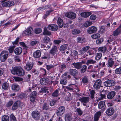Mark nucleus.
Returning a JSON list of instances; mask_svg holds the SVG:
<instances>
[{
    "instance_id": "f257e3e1",
    "label": "nucleus",
    "mask_w": 121,
    "mask_h": 121,
    "mask_svg": "<svg viewBox=\"0 0 121 121\" xmlns=\"http://www.w3.org/2000/svg\"><path fill=\"white\" fill-rule=\"evenodd\" d=\"M12 74L15 75H18L20 76H24L25 73L24 71L20 66H16L11 70Z\"/></svg>"
},
{
    "instance_id": "f03ea898",
    "label": "nucleus",
    "mask_w": 121,
    "mask_h": 121,
    "mask_svg": "<svg viewBox=\"0 0 121 121\" xmlns=\"http://www.w3.org/2000/svg\"><path fill=\"white\" fill-rule=\"evenodd\" d=\"M65 108L64 106H60L57 109L56 114L57 116L60 117L62 116L65 111Z\"/></svg>"
},
{
    "instance_id": "7ed1b4c3",
    "label": "nucleus",
    "mask_w": 121,
    "mask_h": 121,
    "mask_svg": "<svg viewBox=\"0 0 121 121\" xmlns=\"http://www.w3.org/2000/svg\"><path fill=\"white\" fill-rule=\"evenodd\" d=\"M115 82L114 80H108L103 83L104 85L106 87H112L115 85Z\"/></svg>"
},
{
    "instance_id": "20e7f679",
    "label": "nucleus",
    "mask_w": 121,
    "mask_h": 121,
    "mask_svg": "<svg viewBox=\"0 0 121 121\" xmlns=\"http://www.w3.org/2000/svg\"><path fill=\"white\" fill-rule=\"evenodd\" d=\"M9 55L7 51H2L0 54V59L1 61L4 62L7 59Z\"/></svg>"
},
{
    "instance_id": "39448f33",
    "label": "nucleus",
    "mask_w": 121,
    "mask_h": 121,
    "mask_svg": "<svg viewBox=\"0 0 121 121\" xmlns=\"http://www.w3.org/2000/svg\"><path fill=\"white\" fill-rule=\"evenodd\" d=\"M102 82V81L100 79L96 80L93 85L94 88L95 89L98 90L100 87H103V86L101 85Z\"/></svg>"
},
{
    "instance_id": "423d86ee",
    "label": "nucleus",
    "mask_w": 121,
    "mask_h": 121,
    "mask_svg": "<svg viewBox=\"0 0 121 121\" xmlns=\"http://www.w3.org/2000/svg\"><path fill=\"white\" fill-rule=\"evenodd\" d=\"M32 117L35 120H38L40 118V113L38 111H35L32 112L31 113Z\"/></svg>"
},
{
    "instance_id": "0eeeda50",
    "label": "nucleus",
    "mask_w": 121,
    "mask_h": 121,
    "mask_svg": "<svg viewBox=\"0 0 121 121\" xmlns=\"http://www.w3.org/2000/svg\"><path fill=\"white\" fill-rule=\"evenodd\" d=\"M22 104H23L20 101L17 100L16 101L12 106V110H15L19 107H22L21 105Z\"/></svg>"
},
{
    "instance_id": "6e6552de",
    "label": "nucleus",
    "mask_w": 121,
    "mask_h": 121,
    "mask_svg": "<svg viewBox=\"0 0 121 121\" xmlns=\"http://www.w3.org/2000/svg\"><path fill=\"white\" fill-rule=\"evenodd\" d=\"M33 65V63L28 62L26 63V66H24V68L26 70L29 71L31 69Z\"/></svg>"
},
{
    "instance_id": "1a4fd4ad",
    "label": "nucleus",
    "mask_w": 121,
    "mask_h": 121,
    "mask_svg": "<svg viewBox=\"0 0 121 121\" xmlns=\"http://www.w3.org/2000/svg\"><path fill=\"white\" fill-rule=\"evenodd\" d=\"M69 72L70 74L73 76L76 79H78L75 76L77 75L78 73V71L76 69H70L69 70Z\"/></svg>"
},
{
    "instance_id": "9d476101",
    "label": "nucleus",
    "mask_w": 121,
    "mask_h": 121,
    "mask_svg": "<svg viewBox=\"0 0 121 121\" xmlns=\"http://www.w3.org/2000/svg\"><path fill=\"white\" fill-rule=\"evenodd\" d=\"M14 2L13 1H9L7 2H4L2 4V6L3 7H10L14 5Z\"/></svg>"
},
{
    "instance_id": "9b49d317",
    "label": "nucleus",
    "mask_w": 121,
    "mask_h": 121,
    "mask_svg": "<svg viewBox=\"0 0 121 121\" xmlns=\"http://www.w3.org/2000/svg\"><path fill=\"white\" fill-rule=\"evenodd\" d=\"M114 112V110L112 107H109L108 108L106 111L105 113L108 116L112 115Z\"/></svg>"
},
{
    "instance_id": "f8f14e48",
    "label": "nucleus",
    "mask_w": 121,
    "mask_h": 121,
    "mask_svg": "<svg viewBox=\"0 0 121 121\" xmlns=\"http://www.w3.org/2000/svg\"><path fill=\"white\" fill-rule=\"evenodd\" d=\"M48 28L50 30L53 31H56L58 29L57 26L54 24H51L48 25Z\"/></svg>"
},
{
    "instance_id": "ddd939ff",
    "label": "nucleus",
    "mask_w": 121,
    "mask_h": 121,
    "mask_svg": "<svg viewBox=\"0 0 121 121\" xmlns=\"http://www.w3.org/2000/svg\"><path fill=\"white\" fill-rule=\"evenodd\" d=\"M116 94V92L114 91H112L109 92L107 95V97L109 99H112L114 98Z\"/></svg>"
},
{
    "instance_id": "4468645a",
    "label": "nucleus",
    "mask_w": 121,
    "mask_h": 121,
    "mask_svg": "<svg viewBox=\"0 0 121 121\" xmlns=\"http://www.w3.org/2000/svg\"><path fill=\"white\" fill-rule=\"evenodd\" d=\"M49 82V79L48 77L42 78L40 80V83L42 85H46Z\"/></svg>"
},
{
    "instance_id": "2eb2a0df",
    "label": "nucleus",
    "mask_w": 121,
    "mask_h": 121,
    "mask_svg": "<svg viewBox=\"0 0 121 121\" xmlns=\"http://www.w3.org/2000/svg\"><path fill=\"white\" fill-rule=\"evenodd\" d=\"M57 20V23L58 24L60 28L62 27L63 25V20L60 17L55 18L53 19V21Z\"/></svg>"
},
{
    "instance_id": "dca6fc26",
    "label": "nucleus",
    "mask_w": 121,
    "mask_h": 121,
    "mask_svg": "<svg viewBox=\"0 0 121 121\" xmlns=\"http://www.w3.org/2000/svg\"><path fill=\"white\" fill-rule=\"evenodd\" d=\"M47 102L43 101L42 103V110H43L47 111L49 110V103Z\"/></svg>"
},
{
    "instance_id": "f3484780",
    "label": "nucleus",
    "mask_w": 121,
    "mask_h": 121,
    "mask_svg": "<svg viewBox=\"0 0 121 121\" xmlns=\"http://www.w3.org/2000/svg\"><path fill=\"white\" fill-rule=\"evenodd\" d=\"M73 67L75 68L78 69L81 68L82 67V64L81 62H74L72 64Z\"/></svg>"
},
{
    "instance_id": "a211bd4d",
    "label": "nucleus",
    "mask_w": 121,
    "mask_h": 121,
    "mask_svg": "<svg viewBox=\"0 0 121 121\" xmlns=\"http://www.w3.org/2000/svg\"><path fill=\"white\" fill-rule=\"evenodd\" d=\"M33 30L32 27L30 26L25 30L23 33L25 35H32V32Z\"/></svg>"
},
{
    "instance_id": "6ab92c4d",
    "label": "nucleus",
    "mask_w": 121,
    "mask_h": 121,
    "mask_svg": "<svg viewBox=\"0 0 121 121\" xmlns=\"http://www.w3.org/2000/svg\"><path fill=\"white\" fill-rule=\"evenodd\" d=\"M97 29L96 27L92 26L89 27L87 30L88 33L91 34L95 32L97 30Z\"/></svg>"
},
{
    "instance_id": "aec40b11",
    "label": "nucleus",
    "mask_w": 121,
    "mask_h": 121,
    "mask_svg": "<svg viewBox=\"0 0 121 121\" xmlns=\"http://www.w3.org/2000/svg\"><path fill=\"white\" fill-rule=\"evenodd\" d=\"M65 16L72 19L75 18L76 17L75 13L72 12L66 13L65 14Z\"/></svg>"
},
{
    "instance_id": "412c9836",
    "label": "nucleus",
    "mask_w": 121,
    "mask_h": 121,
    "mask_svg": "<svg viewBox=\"0 0 121 121\" xmlns=\"http://www.w3.org/2000/svg\"><path fill=\"white\" fill-rule=\"evenodd\" d=\"M90 48V47L89 46H86L83 48L79 51L80 55H83Z\"/></svg>"
},
{
    "instance_id": "4be33fe9",
    "label": "nucleus",
    "mask_w": 121,
    "mask_h": 121,
    "mask_svg": "<svg viewBox=\"0 0 121 121\" xmlns=\"http://www.w3.org/2000/svg\"><path fill=\"white\" fill-rule=\"evenodd\" d=\"M89 98L88 97H84L79 99V100L82 103L86 104L89 102Z\"/></svg>"
},
{
    "instance_id": "5701e85b",
    "label": "nucleus",
    "mask_w": 121,
    "mask_h": 121,
    "mask_svg": "<svg viewBox=\"0 0 121 121\" xmlns=\"http://www.w3.org/2000/svg\"><path fill=\"white\" fill-rule=\"evenodd\" d=\"M65 121H71L72 119V114L71 113L66 114L65 116Z\"/></svg>"
},
{
    "instance_id": "b1692460",
    "label": "nucleus",
    "mask_w": 121,
    "mask_h": 121,
    "mask_svg": "<svg viewBox=\"0 0 121 121\" xmlns=\"http://www.w3.org/2000/svg\"><path fill=\"white\" fill-rule=\"evenodd\" d=\"M113 58L112 57L109 58L108 62V66L110 67H112L114 64V61L113 60Z\"/></svg>"
},
{
    "instance_id": "393cba45",
    "label": "nucleus",
    "mask_w": 121,
    "mask_h": 121,
    "mask_svg": "<svg viewBox=\"0 0 121 121\" xmlns=\"http://www.w3.org/2000/svg\"><path fill=\"white\" fill-rule=\"evenodd\" d=\"M101 112L99 111L96 112L95 114L94 117V121H98L99 119V118L101 116Z\"/></svg>"
},
{
    "instance_id": "a878e982",
    "label": "nucleus",
    "mask_w": 121,
    "mask_h": 121,
    "mask_svg": "<svg viewBox=\"0 0 121 121\" xmlns=\"http://www.w3.org/2000/svg\"><path fill=\"white\" fill-rule=\"evenodd\" d=\"M41 55V52L39 50L35 51L33 53V56L35 58H37L39 57Z\"/></svg>"
},
{
    "instance_id": "bb28decb",
    "label": "nucleus",
    "mask_w": 121,
    "mask_h": 121,
    "mask_svg": "<svg viewBox=\"0 0 121 121\" xmlns=\"http://www.w3.org/2000/svg\"><path fill=\"white\" fill-rule=\"evenodd\" d=\"M57 51V47L56 46H54L51 50L49 52L51 55L54 56L56 53Z\"/></svg>"
},
{
    "instance_id": "cd10ccee",
    "label": "nucleus",
    "mask_w": 121,
    "mask_h": 121,
    "mask_svg": "<svg viewBox=\"0 0 121 121\" xmlns=\"http://www.w3.org/2000/svg\"><path fill=\"white\" fill-rule=\"evenodd\" d=\"M22 51V48L19 47L16 48L14 50V52L16 55H20L21 54Z\"/></svg>"
},
{
    "instance_id": "c85d7f7f",
    "label": "nucleus",
    "mask_w": 121,
    "mask_h": 121,
    "mask_svg": "<svg viewBox=\"0 0 121 121\" xmlns=\"http://www.w3.org/2000/svg\"><path fill=\"white\" fill-rule=\"evenodd\" d=\"M12 88L13 90L17 91H19L20 87L19 85L17 84H14L12 85Z\"/></svg>"
},
{
    "instance_id": "c756f323",
    "label": "nucleus",
    "mask_w": 121,
    "mask_h": 121,
    "mask_svg": "<svg viewBox=\"0 0 121 121\" xmlns=\"http://www.w3.org/2000/svg\"><path fill=\"white\" fill-rule=\"evenodd\" d=\"M107 50V48L106 47H100L98 48V51L99 52L104 53H105Z\"/></svg>"
},
{
    "instance_id": "7c9ffc66",
    "label": "nucleus",
    "mask_w": 121,
    "mask_h": 121,
    "mask_svg": "<svg viewBox=\"0 0 121 121\" xmlns=\"http://www.w3.org/2000/svg\"><path fill=\"white\" fill-rule=\"evenodd\" d=\"M102 54L101 53H98L95 54V59L96 61H98L100 60L102 57Z\"/></svg>"
},
{
    "instance_id": "2f4dec72",
    "label": "nucleus",
    "mask_w": 121,
    "mask_h": 121,
    "mask_svg": "<svg viewBox=\"0 0 121 121\" xmlns=\"http://www.w3.org/2000/svg\"><path fill=\"white\" fill-rule=\"evenodd\" d=\"M96 63V61L92 59H90L87 60L86 64L87 65L89 64L94 65Z\"/></svg>"
},
{
    "instance_id": "473e14b6",
    "label": "nucleus",
    "mask_w": 121,
    "mask_h": 121,
    "mask_svg": "<svg viewBox=\"0 0 121 121\" xmlns=\"http://www.w3.org/2000/svg\"><path fill=\"white\" fill-rule=\"evenodd\" d=\"M105 103L103 101L99 102L98 104V108L99 109L104 108L105 106Z\"/></svg>"
},
{
    "instance_id": "72a5a7b5",
    "label": "nucleus",
    "mask_w": 121,
    "mask_h": 121,
    "mask_svg": "<svg viewBox=\"0 0 121 121\" xmlns=\"http://www.w3.org/2000/svg\"><path fill=\"white\" fill-rule=\"evenodd\" d=\"M113 101L117 102H121V95H116V97L113 99Z\"/></svg>"
},
{
    "instance_id": "f704fd0d",
    "label": "nucleus",
    "mask_w": 121,
    "mask_h": 121,
    "mask_svg": "<svg viewBox=\"0 0 121 121\" xmlns=\"http://www.w3.org/2000/svg\"><path fill=\"white\" fill-rule=\"evenodd\" d=\"M91 14L90 12H84L81 13V15L82 17L86 18L89 17Z\"/></svg>"
},
{
    "instance_id": "c9c22d12",
    "label": "nucleus",
    "mask_w": 121,
    "mask_h": 121,
    "mask_svg": "<svg viewBox=\"0 0 121 121\" xmlns=\"http://www.w3.org/2000/svg\"><path fill=\"white\" fill-rule=\"evenodd\" d=\"M95 91L94 90H91L90 91V95H89L90 97L92 99L95 98Z\"/></svg>"
},
{
    "instance_id": "e433bc0d",
    "label": "nucleus",
    "mask_w": 121,
    "mask_h": 121,
    "mask_svg": "<svg viewBox=\"0 0 121 121\" xmlns=\"http://www.w3.org/2000/svg\"><path fill=\"white\" fill-rule=\"evenodd\" d=\"M53 11V9H51L50 10L47 11L46 12V14L43 17V18L44 19H46L48 16L50 14V13Z\"/></svg>"
},
{
    "instance_id": "4c0bfd02",
    "label": "nucleus",
    "mask_w": 121,
    "mask_h": 121,
    "mask_svg": "<svg viewBox=\"0 0 121 121\" xmlns=\"http://www.w3.org/2000/svg\"><path fill=\"white\" fill-rule=\"evenodd\" d=\"M54 43L56 44H59L61 42H65V41L62 39H60L58 40H55L54 41Z\"/></svg>"
},
{
    "instance_id": "58836bf2",
    "label": "nucleus",
    "mask_w": 121,
    "mask_h": 121,
    "mask_svg": "<svg viewBox=\"0 0 121 121\" xmlns=\"http://www.w3.org/2000/svg\"><path fill=\"white\" fill-rule=\"evenodd\" d=\"M60 90V89L56 90L52 93V95L53 97H57L59 95V91Z\"/></svg>"
},
{
    "instance_id": "ea45409f",
    "label": "nucleus",
    "mask_w": 121,
    "mask_h": 121,
    "mask_svg": "<svg viewBox=\"0 0 121 121\" xmlns=\"http://www.w3.org/2000/svg\"><path fill=\"white\" fill-rule=\"evenodd\" d=\"M9 86V84L7 82L4 83L2 85V89L4 90H6L8 89Z\"/></svg>"
},
{
    "instance_id": "a19ab883",
    "label": "nucleus",
    "mask_w": 121,
    "mask_h": 121,
    "mask_svg": "<svg viewBox=\"0 0 121 121\" xmlns=\"http://www.w3.org/2000/svg\"><path fill=\"white\" fill-rule=\"evenodd\" d=\"M43 34L44 35H51V33L50 32L48 31L46 27H45Z\"/></svg>"
},
{
    "instance_id": "79ce46f5",
    "label": "nucleus",
    "mask_w": 121,
    "mask_h": 121,
    "mask_svg": "<svg viewBox=\"0 0 121 121\" xmlns=\"http://www.w3.org/2000/svg\"><path fill=\"white\" fill-rule=\"evenodd\" d=\"M92 23V22H91L86 21L83 24V26L87 27L91 25Z\"/></svg>"
},
{
    "instance_id": "37998d69",
    "label": "nucleus",
    "mask_w": 121,
    "mask_h": 121,
    "mask_svg": "<svg viewBox=\"0 0 121 121\" xmlns=\"http://www.w3.org/2000/svg\"><path fill=\"white\" fill-rule=\"evenodd\" d=\"M88 77L86 76H85L82 79V81L83 83H86L88 82Z\"/></svg>"
},
{
    "instance_id": "c03bdc74",
    "label": "nucleus",
    "mask_w": 121,
    "mask_h": 121,
    "mask_svg": "<svg viewBox=\"0 0 121 121\" xmlns=\"http://www.w3.org/2000/svg\"><path fill=\"white\" fill-rule=\"evenodd\" d=\"M100 35L98 33L94 34L92 35V38L94 39H97L99 38L100 37Z\"/></svg>"
},
{
    "instance_id": "a18cd8bd",
    "label": "nucleus",
    "mask_w": 121,
    "mask_h": 121,
    "mask_svg": "<svg viewBox=\"0 0 121 121\" xmlns=\"http://www.w3.org/2000/svg\"><path fill=\"white\" fill-rule=\"evenodd\" d=\"M9 121V117L7 115L4 116L2 118V121Z\"/></svg>"
},
{
    "instance_id": "49530a36",
    "label": "nucleus",
    "mask_w": 121,
    "mask_h": 121,
    "mask_svg": "<svg viewBox=\"0 0 121 121\" xmlns=\"http://www.w3.org/2000/svg\"><path fill=\"white\" fill-rule=\"evenodd\" d=\"M9 117L10 121H17L16 117L13 114H11L10 115Z\"/></svg>"
},
{
    "instance_id": "de8ad7c7",
    "label": "nucleus",
    "mask_w": 121,
    "mask_h": 121,
    "mask_svg": "<svg viewBox=\"0 0 121 121\" xmlns=\"http://www.w3.org/2000/svg\"><path fill=\"white\" fill-rule=\"evenodd\" d=\"M68 45L67 44L63 45L60 47V50L61 51H63L65 50L67 48Z\"/></svg>"
},
{
    "instance_id": "09e8293b",
    "label": "nucleus",
    "mask_w": 121,
    "mask_h": 121,
    "mask_svg": "<svg viewBox=\"0 0 121 121\" xmlns=\"http://www.w3.org/2000/svg\"><path fill=\"white\" fill-rule=\"evenodd\" d=\"M80 32V31L79 30L74 29L72 30V33L73 35H77L79 34Z\"/></svg>"
},
{
    "instance_id": "8fccbe9b",
    "label": "nucleus",
    "mask_w": 121,
    "mask_h": 121,
    "mask_svg": "<svg viewBox=\"0 0 121 121\" xmlns=\"http://www.w3.org/2000/svg\"><path fill=\"white\" fill-rule=\"evenodd\" d=\"M82 68L81 69V73H83L85 72L87 68V67L86 65L82 66Z\"/></svg>"
},
{
    "instance_id": "3c124183",
    "label": "nucleus",
    "mask_w": 121,
    "mask_h": 121,
    "mask_svg": "<svg viewBox=\"0 0 121 121\" xmlns=\"http://www.w3.org/2000/svg\"><path fill=\"white\" fill-rule=\"evenodd\" d=\"M115 73L116 74H121V67L116 68L115 70Z\"/></svg>"
},
{
    "instance_id": "603ef678",
    "label": "nucleus",
    "mask_w": 121,
    "mask_h": 121,
    "mask_svg": "<svg viewBox=\"0 0 121 121\" xmlns=\"http://www.w3.org/2000/svg\"><path fill=\"white\" fill-rule=\"evenodd\" d=\"M43 41L44 43H47L48 42H49L50 41V39L49 37L47 36H45L44 37Z\"/></svg>"
},
{
    "instance_id": "864d4df0",
    "label": "nucleus",
    "mask_w": 121,
    "mask_h": 121,
    "mask_svg": "<svg viewBox=\"0 0 121 121\" xmlns=\"http://www.w3.org/2000/svg\"><path fill=\"white\" fill-rule=\"evenodd\" d=\"M77 42L78 43H83V42H84V41L85 40V39H82L81 38L79 37H78L77 38Z\"/></svg>"
},
{
    "instance_id": "5fc2aeb1",
    "label": "nucleus",
    "mask_w": 121,
    "mask_h": 121,
    "mask_svg": "<svg viewBox=\"0 0 121 121\" xmlns=\"http://www.w3.org/2000/svg\"><path fill=\"white\" fill-rule=\"evenodd\" d=\"M67 81L65 79H61L60 81V84H63L66 85L67 83Z\"/></svg>"
},
{
    "instance_id": "6e6d98bb",
    "label": "nucleus",
    "mask_w": 121,
    "mask_h": 121,
    "mask_svg": "<svg viewBox=\"0 0 121 121\" xmlns=\"http://www.w3.org/2000/svg\"><path fill=\"white\" fill-rule=\"evenodd\" d=\"M76 111L78 113V114L80 115H81L83 114V112L80 108H77L76 109Z\"/></svg>"
},
{
    "instance_id": "4d7b16f0",
    "label": "nucleus",
    "mask_w": 121,
    "mask_h": 121,
    "mask_svg": "<svg viewBox=\"0 0 121 121\" xmlns=\"http://www.w3.org/2000/svg\"><path fill=\"white\" fill-rule=\"evenodd\" d=\"M121 89V86H116L114 88V90L116 91H118Z\"/></svg>"
},
{
    "instance_id": "13d9d810",
    "label": "nucleus",
    "mask_w": 121,
    "mask_h": 121,
    "mask_svg": "<svg viewBox=\"0 0 121 121\" xmlns=\"http://www.w3.org/2000/svg\"><path fill=\"white\" fill-rule=\"evenodd\" d=\"M38 42L36 40H33L32 41L30 42V45L32 46H33L37 44Z\"/></svg>"
},
{
    "instance_id": "bf43d9fd",
    "label": "nucleus",
    "mask_w": 121,
    "mask_h": 121,
    "mask_svg": "<svg viewBox=\"0 0 121 121\" xmlns=\"http://www.w3.org/2000/svg\"><path fill=\"white\" fill-rule=\"evenodd\" d=\"M14 78L15 81L16 82L21 81L23 80L22 78L17 77H14Z\"/></svg>"
},
{
    "instance_id": "052dcab7",
    "label": "nucleus",
    "mask_w": 121,
    "mask_h": 121,
    "mask_svg": "<svg viewBox=\"0 0 121 121\" xmlns=\"http://www.w3.org/2000/svg\"><path fill=\"white\" fill-rule=\"evenodd\" d=\"M72 85L74 86V84H72L71 85H69L68 86H66V88L68 90H73V89L72 87Z\"/></svg>"
},
{
    "instance_id": "680f3d73",
    "label": "nucleus",
    "mask_w": 121,
    "mask_h": 121,
    "mask_svg": "<svg viewBox=\"0 0 121 121\" xmlns=\"http://www.w3.org/2000/svg\"><path fill=\"white\" fill-rule=\"evenodd\" d=\"M27 95L25 93L21 94L18 95V97L21 99H22L27 96Z\"/></svg>"
},
{
    "instance_id": "e2e57ef3",
    "label": "nucleus",
    "mask_w": 121,
    "mask_h": 121,
    "mask_svg": "<svg viewBox=\"0 0 121 121\" xmlns=\"http://www.w3.org/2000/svg\"><path fill=\"white\" fill-rule=\"evenodd\" d=\"M103 41V39L102 38H101L97 40L96 41V43L98 45L100 44H101L102 42Z\"/></svg>"
},
{
    "instance_id": "0e129e2a",
    "label": "nucleus",
    "mask_w": 121,
    "mask_h": 121,
    "mask_svg": "<svg viewBox=\"0 0 121 121\" xmlns=\"http://www.w3.org/2000/svg\"><path fill=\"white\" fill-rule=\"evenodd\" d=\"M105 28L104 26H101L99 30L100 33H104L105 31Z\"/></svg>"
},
{
    "instance_id": "69168bd1",
    "label": "nucleus",
    "mask_w": 121,
    "mask_h": 121,
    "mask_svg": "<svg viewBox=\"0 0 121 121\" xmlns=\"http://www.w3.org/2000/svg\"><path fill=\"white\" fill-rule=\"evenodd\" d=\"M100 97L98 98V99L99 100H101L103 99L104 98L106 97L105 94H101L99 95Z\"/></svg>"
},
{
    "instance_id": "338daca9",
    "label": "nucleus",
    "mask_w": 121,
    "mask_h": 121,
    "mask_svg": "<svg viewBox=\"0 0 121 121\" xmlns=\"http://www.w3.org/2000/svg\"><path fill=\"white\" fill-rule=\"evenodd\" d=\"M49 102H48L49 103V104L51 106H54L56 103V100H52L51 101H50Z\"/></svg>"
},
{
    "instance_id": "774afa93",
    "label": "nucleus",
    "mask_w": 121,
    "mask_h": 121,
    "mask_svg": "<svg viewBox=\"0 0 121 121\" xmlns=\"http://www.w3.org/2000/svg\"><path fill=\"white\" fill-rule=\"evenodd\" d=\"M15 47V46H11L8 49V50L10 53H12L13 52V50Z\"/></svg>"
}]
</instances>
